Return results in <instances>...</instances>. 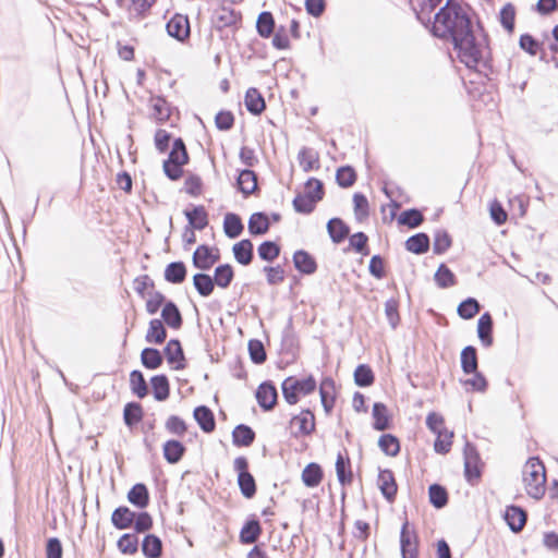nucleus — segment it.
I'll list each match as a JSON object with an SVG mask.
<instances>
[{
    "mask_svg": "<svg viewBox=\"0 0 558 558\" xmlns=\"http://www.w3.org/2000/svg\"><path fill=\"white\" fill-rule=\"evenodd\" d=\"M471 27L473 25L466 12L457 4H450L448 0L435 14L432 31L436 37L452 41Z\"/></svg>",
    "mask_w": 558,
    "mask_h": 558,
    "instance_id": "1",
    "label": "nucleus"
},
{
    "mask_svg": "<svg viewBox=\"0 0 558 558\" xmlns=\"http://www.w3.org/2000/svg\"><path fill=\"white\" fill-rule=\"evenodd\" d=\"M459 60L469 69H475L488 54L486 38L480 29L471 27L465 34L452 40Z\"/></svg>",
    "mask_w": 558,
    "mask_h": 558,
    "instance_id": "2",
    "label": "nucleus"
},
{
    "mask_svg": "<svg viewBox=\"0 0 558 558\" xmlns=\"http://www.w3.org/2000/svg\"><path fill=\"white\" fill-rule=\"evenodd\" d=\"M522 482L526 494L541 499L546 490V471L538 458H530L522 469Z\"/></svg>",
    "mask_w": 558,
    "mask_h": 558,
    "instance_id": "3",
    "label": "nucleus"
},
{
    "mask_svg": "<svg viewBox=\"0 0 558 558\" xmlns=\"http://www.w3.org/2000/svg\"><path fill=\"white\" fill-rule=\"evenodd\" d=\"M323 183L317 179H310L306 182L305 194H299L293 199V207L298 213L310 214L314 210L315 204L323 198Z\"/></svg>",
    "mask_w": 558,
    "mask_h": 558,
    "instance_id": "4",
    "label": "nucleus"
},
{
    "mask_svg": "<svg viewBox=\"0 0 558 558\" xmlns=\"http://www.w3.org/2000/svg\"><path fill=\"white\" fill-rule=\"evenodd\" d=\"M283 398L289 404H295L299 401V395H310L316 388V381L312 376L302 380L295 377H288L282 385Z\"/></svg>",
    "mask_w": 558,
    "mask_h": 558,
    "instance_id": "5",
    "label": "nucleus"
},
{
    "mask_svg": "<svg viewBox=\"0 0 558 558\" xmlns=\"http://www.w3.org/2000/svg\"><path fill=\"white\" fill-rule=\"evenodd\" d=\"M214 19L218 28L236 27L242 22V9L233 8V2L230 0H221Z\"/></svg>",
    "mask_w": 558,
    "mask_h": 558,
    "instance_id": "6",
    "label": "nucleus"
},
{
    "mask_svg": "<svg viewBox=\"0 0 558 558\" xmlns=\"http://www.w3.org/2000/svg\"><path fill=\"white\" fill-rule=\"evenodd\" d=\"M220 258L219 250L208 245H199L193 253V265L201 270L210 269Z\"/></svg>",
    "mask_w": 558,
    "mask_h": 558,
    "instance_id": "7",
    "label": "nucleus"
},
{
    "mask_svg": "<svg viewBox=\"0 0 558 558\" xmlns=\"http://www.w3.org/2000/svg\"><path fill=\"white\" fill-rule=\"evenodd\" d=\"M315 429V417L310 410L302 411L290 421V432L294 437L306 436Z\"/></svg>",
    "mask_w": 558,
    "mask_h": 558,
    "instance_id": "8",
    "label": "nucleus"
},
{
    "mask_svg": "<svg viewBox=\"0 0 558 558\" xmlns=\"http://www.w3.org/2000/svg\"><path fill=\"white\" fill-rule=\"evenodd\" d=\"M417 535L410 526V523L405 521L402 525L400 533V547L402 558H417Z\"/></svg>",
    "mask_w": 558,
    "mask_h": 558,
    "instance_id": "9",
    "label": "nucleus"
},
{
    "mask_svg": "<svg viewBox=\"0 0 558 558\" xmlns=\"http://www.w3.org/2000/svg\"><path fill=\"white\" fill-rule=\"evenodd\" d=\"M478 463L480 457L476 448L468 442L464 447V475L471 485H474L481 476Z\"/></svg>",
    "mask_w": 558,
    "mask_h": 558,
    "instance_id": "10",
    "label": "nucleus"
},
{
    "mask_svg": "<svg viewBox=\"0 0 558 558\" xmlns=\"http://www.w3.org/2000/svg\"><path fill=\"white\" fill-rule=\"evenodd\" d=\"M165 356L167 362L172 365L173 369H183L185 368V356L181 345V342L178 339H171L167 343L163 349Z\"/></svg>",
    "mask_w": 558,
    "mask_h": 558,
    "instance_id": "11",
    "label": "nucleus"
},
{
    "mask_svg": "<svg viewBox=\"0 0 558 558\" xmlns=\"http://www.w3.org/2000/svg\"><path fill=\"white\" fill-rule=\"evenodd\" d=\"M166 28L169 36L178 39L179 41H183L190 35L187 16L175 14L167 22Z\"/></svg>",
    "mask_w": 558,
    "mask_h": 558,
    "instance_id": "12",
    "label": "nucleus"
},
{
    "mask_svg": "<svg viewBox=\"0 0 558 558\" xmlns=\"http://www.w3.org/2000/svg\"><path fill=\"white\" fill-rule=\"evenodd\" d=\"M277 389L270 383H263L256 391L258 404L266 411L271 410L277 403Z\"/></svg>",
    "mask_w": 558,
    "mask_h": 558,
    "instance_id": "13",
    "label": "nucleus"
},
{
    "mask_svg": "<svg viewBox=\"0 0 558 558\" xmlns=\"http://www.w3.org/2000/svg\"><path fill=\"white\" fill-rule=\"evenodd\" d=\"M381 494L388 501H392L397 494V484L390 470L380 471L377 480Z\"/></svg>",
    "mask_w": 558,
    "mask_h": 558,
    "instance_id": "14",
    "label": "nucleus"
},
{
    "mask_svg": "<svg viewBox=\"0 0 558 558\" xmlns=\"http://www.w3.org/2000/svg\"><path fill=\"white\" fill-rule=\"evenodd\" d=\"M505 520L511 531L520 532L526 523V512L517 506H509L505 512Z\"/></svg>",
    "mask_w": 558,
    "mask_h": 558,
    "instance_id": "15",
    "label": "nucleus"
},
{
    "mask_svg": "<svg viewBox=\"0 0 558 558\" xmlns=\"http://www.w3.org/2000/svg\"><path fill=\"white\" fill-rule=\"evenodd\" d=\"M135 512L125 506L116 508L111 514V522L118 530H126L132 526Z\"/></svg>",
    "mask_w": 558,
    "mask_h": 558,
    "instance_id": "16",
    "label": "nucleus"
},
{
    "mask_svg": "<svg viewBox=\"0 0 558 558\" xmlns=\"http://www.w3.org/2000/svg\"><path fill=\"white\" fill-rule=\"evenodd\" d=\"M193 416L199 427L205 433L214 432L216 427L215 416L213 411L206 405H199L194 409Z\"/></svg>",
    "mask_w": 558,
    "mask_h": 558,
    "instance_id": "17",
    "label": "nucleus"
},
{
    "mask_svg": "<svg viewBox=\"0 0 558 558\" xmlns=\"http://www.w3.org/2000/svg\"><path fill=\"white\" fill-rule=\"evenodd\" d=\"M161 317L170 328L180 329L183 324V318L179 307L172 301H167L161 311Z\"/></svg>",
    "mask_w": 558,
    "mask_h": 558,
    "instance_id": "18",
    "label": "nucleus"
},
{
    "mask_svg": "<svg viewBox=\"0 0 558 558\" xmlns=\"http://www.w3.org/2000/svg\"><path fill=\"white\" fill-rule=\"evenodd\" d=\"M185 451L186 448L179 440L170 439L163 444V457L170 464L178 463L183 458Z\"/></svg>",
    "mask_w": 558,
    "mask_h": 558,
    "instance_id": "19",
    "label": "nucleus"
},
{
    "mask_svg": "<svg viewBox=\"0 0 558 558\" xmlns=\"http://www.w3.org/2000/svg\"><path fill=\"white\" fill-rule=\"evenodd\" d=\"M128 500L135 507L144 509L149 504V493L145 484H135L128 493Z\"/></svg>",
    "mask_w": 558,
    "mask_h": 558,
    "instance_id": "20",
    "label": "nucleus"
},
{
    "mask_svg": "<svg viewBox=\"0 0 558 558\" xmlns=\"http://www.w3.org/2000/svg\"><path fill=\"white\" fill-rule=\"evenodd\" d=\"M166 338H167V329H166L163 323L158 318L151 319L148 325L145 340L148 343L161 344L165 342Z\"/></svg>",
    "mask_w": 558,
    "mask_h": 558,
    "instance_id": "21",
    "label": "nucleus"
},
{
    "mask_svg": "<svg viewBox=\"0 0 558 558\" xmlns=\"http://www.w3.org/2000/svg\"><path fill=\"white\" fill-rule=\"evenodd\" d=\"M442 0H410L413 11L422 22L429 21V14L440 5Z\"/></svg>",
    "mask_w": 558,
    "mask_h": 558,
    "instance_id": "22",
    "label": "nucleus"
},
{
    "mask_svg": "<svg viewBox=\"0 0 558 558\" xmlns=\"http://www.w3.org/2000/svg\"><path fill=\"white\" fill-rule=\"evenodd\" d=\"M244 229L242 219L239 215L227 213L223 218V232L229 239H235L241 235Z\"/></svg>",
    "mask_w": 558,
    "mask_h": 558,
    "instance_id": "23",
    "label": "nucleus"
},
{
    "mask_svg": "<svg viewBox=\"0 0 558 558\" xmlns=\"http://www.w3.org/2000/svg\"><path fill=\"white\" fill-rule=\"evenodd\" d=\"M154 398L157 401H165L170 395V384L166 375H155L150 378Z\"/></svg>",
    "mask_w": 558,
    "mask_h": 558,
    "instance_id": "24",
    "label": "nucleus"
},
{
    "mask_svg": "<svg viewBox=\"0 0 558 558\" xmlns=\"http://www.w3.org/2000/svg\"><path fill=\"white\" fill-rule=\"evenodd\" d=\"M142 551L146 558H159L162 554V542L155 534H147L142 542Z\"/></svg>",
    "mask_w": 558,
    "mask_h": 558,
    "instance_id": "25",
    "label": "nucleus"
},
{
    "mask_svg": "<svg viewBox=\"0 0 558 558\" xmlns=\"http://www.w3.org/2000/svg\"><path fill=\"white\" fill-rule=\"evenodd\" d=\"M186 274L187 270L183 262H172L168 264L165 269V280L173 284H179L185 280Z\"/></svg>",
    "mask_w": 558,
    "mask_h": 558,
    "instance_id": "26",
    "label": "nucleus"
},
{
    "mask_svg": "<svg viewBox=\"0 0 558 558\" xmlns=\"http://www.w3.org/2000/svg\"><path fill=\"white\" fill-rule=\"evenodd\" d=\"M493 319L489 313H484L477 323V335L483 345L490 347L493 343L492 337Z\"/></svg>",
    "mask_w": 558,
    "mask_h": 558,
    "instance_id": "27",
    "label": "nucleus"
},
{
    "mask_svg": "<svg viewBox=\"0 0 558 558\" xmlns=\"http://www.w3.org/2000/svg\"><path fill=\"white\" fill-rule=\"evenodd\" d=\"M184 215L190 226L196 230H203L208 225V216L202 205L195 206L192 210H185Z\"/></svg>",
    "mask_w": 558,
    "mask_h": 558,
    "instance_id": "28",
    "label": "nucleus"
},
{
    "mask_svg": "<svg viewBox=\"0 0 558 558\" xmlns=\"http://www.w3.org/2000/svg\"><path fill=\"white\" fill-rule=\"evenodd\" d=\"M293 263L298 270L311 275L316 270L315 259L305 251H298L293 255Z\"/></svg>",
    "mask_w": 558,
    "mask_h": 558,
    "instance_id": "29",
    "label": "nucleus"
},
{
    "mask_svg": "<svg viewBox=\"0 0 558 558\" xmlns=\"http://www.w3.org/2000/svg\"><path fill=\"white\" fill-rule=\"evenodd\" d=\"M142 365L147 369H157L162 365L163 357L156 348H145L141 352Z\"/></svg>",
    "mask_w": 558,
    "mask_h": 558,
    "instance_id": "30",
    "label": "nucleus"
},
{
    "mask_svg": "<svg viewBox=\"0 0 558 558\" xmlns=\"http://www.w3.org/2000/svg\"><path fill=\"white\" fill-rule=\"evenodd\" d=\"M131 391L140 399L148 395V386L141 371L134 369L130 374Z\"/></svg>",
    "mask_w": 558,
    "mask_h": 558,
    "instance_id": "31",
    "label": "nucleus"
},
{
    "mask_svg": "<svg viewBox=\"0 0 558 558\" xmlns=\"http://www.w3.org/2000/svg\"><path fill=\"white\" fill-rule=\"evenodd\" d=\"M144 411L138 402H129L123 410V420L126 426L133 427L143 420Z\"/></svg>",
    "mask_w": 558,
    "mask_h": 558,
    "instance_id": "32",
    "label": "nucleus"
},
{
    "mask_svg": "<svg viewBox=\"0 0 558 558\" xmlns=\"http://www.w3.org/2000/svg\"><path fill=\"white\" fill-rule=\"evenodd\" d=\"M266 108L265 99L256 88L246 90V110L253 114H260Z\"/></svg>",
    "mask_w": 558,
    "mask_h": 558,
    "instance_id": "33",
    "label": "nucleus"
},
{
    "mask_svg": "<svg viewBox=\"0 0 558 558\" xmlns=\"http://www.w3.org/2000/svg\"><path fill=\"white\" fill-rule=\"evenodd\" d=\"M166 160L181 165H186L189 162L190 157L185 147V143L181 137H178L173 141L172 149L170 150Z\"/></svg>",
    "mask_w": 558,
    "mask_h": 558,
    "instance_id": "34",
    "label": "nucleus"
},
{
    "mask_svg": "<svg viewBox=\"0 0 558 558\" xmlns=\"http://www.w3.org/2000/svg\"><path fill=\"white\" fill-rule=\"evenodd\" d=\"M323 478L322 468L317 463H310L302 472V481L307 487H316Z\"/></svg>",
    "mask_w": 558,
    "mask_h": 558,
    "instance_id": "35",
    "label": "nucleus"
},
{
    "mask_svg": "<svg viewBox=\"0 0 558 558\" xmlns=\"http://www.w3.org/2000/svg\"><path fill=\"white\" fill-rule=\"evenodd\" d=\"M429 238L425 233H417L405 241V248L414 254H423L428 251Z\"/></svg>",
    "mask_w": 558,
    "mask_h": 558,
    "instance_id": "36",
    "label": "nucleus"
},
{
    "mask_svg": "<svg viewBox=\"0 0 558 558\" xmlns=\"http://www.w3.org/2000/svg\"><path fill=\"white\" fill-rule=\"evenodd\" d=\"M330 238L335 243L342 242L349 234V228L339 218H332L327 223Z\"/></svg>",
    "mask_w": 558,
    "mask_h": 558,
    "instance_id": "37",
    "label": "nucleus"
},
{
    "mask_svg": "<svg viewBox=\"0 0 558 558\" xmlns=\"http://www.w3.org/2000/svg\"><path fill=\"white\" fill-rule=\"evenodd\" d=\"M519 46L523 51L532 57L541 54V59L544 58L543 45L529 34H523L520 36Z\"/></svg>",
    "mask_w": 558,
    "mask_h": 558,
    "instance_id": "38",
    "label": "nucleus"
},
{
    "mask_svg": "<svg viewBox=\"0 0 558 558\" xmlns=\"http://www.w3.org/2000/svg\"><path fill=\"white\" fill-rule=\"evenodd\" d=\"M461 367L465 374H472L477 371V356L474 347H465L461 352Z\"/></svg>",
    "mask_w": 558,
    "mask_h": 558,
    "instance_id": "39",
    "label": "nucleus"
},
{
    "mask_svg": "<svg viewBox=\"0 0 558 558\" xmlns=\"http://www.w3.org/2000/svg\"><path fill=\"white\" fill-rule=\"evenodd\" d=\"M193 284L202 296H209L215 287L214 279L209 275L203 272L194 275Z\"/></svg>",
    "mask_w": 558,
    "mask_h": 558,
    "instance_id": "40",
    "label": "nucleus"
},
{
    "mask_svg": "<svg viewBox=\"0 0 558 558\" xmlns=\"http://www.w3.org/2000/svg\"><path fill=\"white\" fill-rule=\"evenodd\" d=\"M298 158L300 166L305 172H308L313 169H317L319 167L318 155L311 148H302L299 153Z\"/></svg>",
    "mask_w": 558,
    "mask_h": 558,
    "instance_id": "41",
    "label": "nucleus"
},
{
    "mask_svg": "<svg viewBox=\"0 0 558 558\" xmlns=\"http://www.w3.org/2000/svg\"><path fill=\"white\" fill-rule=\"evenodd\" d=\"M333 380L325 378L319 387L322 404L327 413L333 408Z\"/></svg>",
    "mask_w": 558,
    "mask_h": 558,
    "instance_id": "42",
    "label": "nucleus"
},
{
    "mask_svg": "<svg viewBox=\"0 0 558 558\" xmlns=\"http://www.w3.org/2000/svg\"><path fill=\"white\" fill-rule=\"evenodd\" d=\"M269 229V219L263 213H255L250 217L248 230L252 234H264Z\"/></svg>",
    "mask_w": 558,
    "mask_h": 558,
    "instance_id": "43",
    "label": "nucleus"
},
{
    "mask_svg": "<svg viewBox=\"0 0 558 558\" xmlns=\"http://www.w3.org/2000/svg\"><path fill=\"white\" fill-rule=\"evenodd\" d=\"M150 102L153 108V116L157 121L163 122L170 118V107L165 98L160 96L153 97Z\"/></svg>",
    "mask_w": 558,
    "mask_h": 558,
    "instance_id": "44",
    "label": "nucleus"
},
{
    "mask_svg": "<svg viewBox=\"0 0 558 558\" xmlns=\"http://www.w3.org/2000/svg\"><path fill=\"white\" fill-rule=\"evenodd\" d=\"M117 545L122 554L133 555L138 550V537L134 533H125L118 539Z\"/></svg>",
    "mask_w": 558,
    "mask_h": 558,
    "instance_id": "45",
    "label": "nucleus"
},
{
    "mask_svg": "<svg viewBox=\"0 0 558 558\" xmlns=\"http://www.w3.org/2000/svg\"><path fill=\"white\" fill-rule=\"evenodd\" d=\"M156 0H131L129 8V19L141 20L145 13L153 7Z\"/></svg>",
    "mask_w": 558,
    "mask_h": 558,
    "instance_id": "46",
    "label": "nucleus"
},
{
    "mask_svg": "<svg viewBox=\"0 0 558 558\" xmlns=\"http://www.w3.org/2000/svg\"><path fill=\"white\" fill-rule=\"evenodd\" d=\"M435 281L441 289H446L456 284L454 274L445 265L441 264L435 272Z\"/></svg>",
    "mask_w": 558,
    "mask_h": 558,
    "instance_id": "47",
    "label": "nucleus"
},
{
    "mask_svg": "<svg viewBox=\"0 0 558 558\" xmlns=\"http://www.w3.org/2000/svg\"><path fill=\"white\" fill-rule=\"evenodd\" d=\"M233 279V269L229 264L219 265L215 269L214 282L220 288L230 286Z\"/></svg>",
    "mask_w": 558,
    "mask_h": 558,
    "instance_id": "48",
    "label": "nucleus"
},
{
    "mask_svg": "<svg viewBox=\"0 0 558 558\" xmlns=\"http://www.w3.org/2000/svg\"><path fill=\"white\" fill-rule=\"evenodd\" d=\"M374 428L385 430L389 426L387 408L384 403L377 402L373 407Z\"/></svg>",
    "mask_w": 558,
    "mask_h": 558,
    "instance_id": "49",
    "label": "nucleus"
},
{
    "mask_svg": "<svg viewBox=\"0 0 558 558\" xmlns=\"http://www.w3.org/2000/svg\"><path fill=\"white\" fill-rule=\"evenodd\" d=\"M428 495L429 501L435 508L440 509L448 502V494L446 489L438 484H433L429 486Z\"/></svg>",
    "mask_w": 558,
    "mask_h": 558,
    "instance_id": "50",
    "label": "nucleus"
},
{
    "mask_svg": "<svg viewBox=\"0 0 558 558\" xmlns=\"http://www.w3.org/2000/svg\"><path fill=\"white\" fill-rule=\"evenodd\" d=\"M378 446L387 456L390 457L397 456L400 451L399 440L391 434L380 436Z\"/></svg>",
    "mask_w": 558,
    "mask_h": 558,
    "instance_id": "51",
    "label": "nucleus"
},
{
    "mask_svg": "<svg viewBox=\"0 0 558 558\" xmlns=\"http://www.w3.org/2000/svg\"><path fill=\"white\" fill-rule=\"evenodd\" d=\"M480 303L475 299L469 298L459 304L458 314L464 319H471L480 312Z\"/></svg>",
    "mask_w": 558,
    "mask_h": 558,
    "instance_id": "52",
    "label": "nucleus"
},
{
    "mask_svg": "<svg viewBox=\"0 0 558 558\" xmlns=\"http://www.w3.org/2000/svg\"><path fill=\"white\" fill-rule=\"evenodd\" d=\"M500 23L504 26V28L512 33L514 29V20H515V8L511 3H507L502 7L500 10Z\"/></svg>",
    "mask_w": 558,
    "mask_h": 558,
    "instance_id": "53",
    "label": "nucleus"
},
{
    "mask_svg": "<svg viewBox=\"0 0 558 558\" xmlns=\"http://www.w3.org/2000/svg\"><path fill=\"white\" fill-rule=\"evenodd\" d=\"M274 17L269 12H262L256 22V28L260 36L268 37L274 31Z\"/></svg>",
    "mask_w": 558,
    "mask_h": 558,
    "instance_id": "54",
    "label": "nucleus"
},
{
    "mask_svg": "<svg viewBox=\"0 0 558 558\" xmlns=\"http://www.w3.org/2000/svg\"><path fill=\"white\" fill-rule=\"evenodd\" d=\"M354 380L357 386L367 387L374 383V374L367 365L361 364L355 368Z\"/></svg>",
    "mask_w": 558,
    "mask_h": 558,
    "instance_id": "55",
    "label": "nucleus"
},
{
    "mask_svg": "<svg viewBox=\"0 0 558 558\" xmlns=\"http://www.w3.org/2000/svg\"><path fill=\"white\" fill-rule=\"evenodd\" d=\"M451 245V238L445 230H437L434 234L433 250L435 254H444Z\"/></svg>",
    "mask_w": 558,
    "mask_h": 558,
    "instance_id": "56",
    "label": "nucleus"
},
{
    "mask_svg": "<svg viewBox=\"0 0 558 558\" xmlns=\"http://www.w3.org/2000/svg\"><path fill=\"white\" fill-rule=\"evenodd\" d=\"M336 180L340 186L350 187L356 180L355 171L349 166L341 167L337 170Z\"/></svg>",
    "mask_w": 558,
    "mask_h": 558,
    "instance_id": "57",
    "label": "nucleus"
},
{
    "mask_svg": "<svg viewBox=\"0 0 558 558\" xmlns=\"http://www.w3.org/2000/svg\"><path fill=\"white\" fill-rule=\"evenodd\" d=\"M247 349L250 357L255 364H262L266 361V351L264 344L259 340H250Z\"/></svg>",
    "mask_w": 558,
    "mask_h": 558,
    "instance_id": "58",
    "label": "nucleus"
},
{
    "mask_svg": "<svg viewBox=\"0 0 558 558\" xmlns=\"http://www.w3.org/2000/svg\"><path fill=\"white\" fill-rule=\"evenodd\" d=\"M165 426L170 434L177 436H183L187 430L185 422L178 415H170L166 421Z\"/></svg>",
    "mask_w": 558,
    "mask_h": 558,
    "instance_id": "59",
    "label": "nucleus"
},
{
    "mask_svg": "<svg viewBox=\"0 0 558 558\" xmlns=\"http://www.w3.org/2000/svg\"><path fill=\"white\" fill-rule=\"evenodd\" d=\"M399 223L415 228L423 221V215L416 209H408L399 216Z\"/></svg>",
    "mask_w": 558,
    "mask_h": 558,
    "instance_id": "60",
    "label": "nucleus"
},
{
    "mask_svg": "<svg viewBox=\"0 0 558 558\" xmlns=\"http://www.w3.org/2000/svg\"><path fill=\"white\" fill-rule=\"evenodd\" d=\"M354 214L359 220H362L368 216V201L361 194L355 193L353 196Z\"/></svg>",
    "mask_w": 558,
    "mask_h": 558,
    "instance_id": "61",
    "label": "nucleus"
},
{
    "mask_svg": "<svg viewBox=\"0 0 558 558\" xmlns=\"http://www.w3.org/2000/svg\"><path fill=\"white\" fill-rule=\"evenodd\" d=\"M134 530L137 533H144L151 529L153 526V518L148 512H140L135 513V519L133 521Z\"/></svg>",
    "mask_w": 558,
    "mask_h": 558,
    "instance_id": "62",
    "label": "nucleus"
},
{
    "mask_svg": "<svg viewBox=\"0 0 558 558\" xmlns=\"http://www.w3.org/2000/svg\"><path fill=\"white\" fill-rule=\"evenodd\" d=\"M472 374H473L472 378H469L463 381V385L466 387V390L471 389L474 391L484 392L487 387V381H486L485 377L477 371Z\"/></svg>",
    "mask_w": 558,
    "mask_h": 558,
    "instance_id": "63",
    "label": "nucleus"
},
{
    "mask_svg": "<svg viewBox=\"0 0 558 558\" xmlns=\"http://www.w3.org/2000/svg\"><path fill=\"white\" fill-rule=\"evenodd\" d=\"M202 179L196 174H191L185 179L184 191L191 196H198L202 193Z\"/></svg>",
    "mask_w": 558,
    "mask_h": 558,
    "instance_id": "64",
    "label": "nucleus"
}]
</instances>
